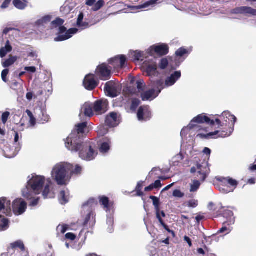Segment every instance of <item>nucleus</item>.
Instances as JSON below:
<instances>
[{
  "mask_svg": "<svg viewBox=\"0 0 256 256\" xmlns=\"http://www.w3.org/2000/svg\"><path fill=\"white\" fill-rule=\"evenodd\" d=\"M107 224L108 225V230L110 233H112L114 231L113 224H114V218L112 216H108Z\"/></svg>",
  "mask_w": 256,
  "mask_h": 256,
  "instance_id": "49",
  "label": "nucleus"
},
{
  "mask_svg": "<svg viewBox=\"0 0 256 256\" xmlns=\"http://www.w3.org/2000/svg\"><path fill=\"white\" fill-rule=\"evenodd\" d=\"M28 52V56L29 57H31L32 58H38V54L36 52H34L32 50H30L27 52Z\"/></svg>",
  "mask_w": 256,
  "mask_h": 256,
  "instance_id": "64",
  "label": "nucleus"
},
{
  "mask_svg": "<svg viewBox=\"0 0 256 256\" xmlns=\"http://www.w3.org/2000/svg\"><path fill=\"white\" fill-rule=\"evenodd\" d=\"M173 196L177 198H182L184 196V194L179 190H175L172 193Z\"/></svg>",
  "mask_w": 256,
  "mask_h": 256,
  "instance_id": "54",
  "label": "nucleus"
},
{
  "mask_svg": "<svg viewBox=\"0 0 256 256\" xmlns=\"http://www.w3.org/2000/svg\"><path fill=\"white\" fill-rule=\"evenodd\" d=\"M228 128H224L220 130H216L214 132H211L206 134H199L198 136L200 138H225L230 136L234 130V127L231 126H228Z\"/></svg>",
  "mask_w": 256,
  "mask_h": 256,
  "instance_id": "7",
  "label": "nucleus"
},
{
  "mask_svg": "<svg viewBox=\"0 0 256 256\" xmlns=\"http://www.w3.org/2000/svg\"><path fill=\"white\" fill-rule=\"evenodd\" d=\"M94 114L92 104L85 103L82 107L79 116L81 120L84 116L91 117Z\"/></svg>",
  "mask_w": 256,
  "mask_h": 256,
  "instance_id": "20",
  "label": "nucleus"
},
{
  "mask_svg": "<svg viewBox=\"0 0 256 256\" xmlns=\"http://www.w3.org/2000/svg\"><path fill=\"white\" fill-rule=\"evenodd\" d=\"M96 204L94 199L90 200L86 203L84 204L82 206L83 210L88 211L86 217L85 218L84 225H86L92 216H93L91 209L92 207Z\"/></svg>",
  "mask_w": 256,
  "mask_h": 256,
  "instance_id": "26",
  "label": "nucleus"
},
{
  "mask_svg": "<svg viewBox=\"0 0 256 256\" xmlns=\"http://www.w3.org/2000/svg\"><path fill=\"white\" fill-rule=\"evenodd\" d=\"M189 54V52L188 50L184 48H180L178 50H176V64L174 66H172V68L176 69L178 66L180 64V62H178L176 58L177 57L181 58L184 56L185 54L188 55Z\"/></svg>",
  "mask_w": 256,
  "mask_h": 256,
  "instance_id": "32",
  "label": "nucleus"
},
{
  "mask_svg": "<svg viewBox=\"0 0 256 256\" xmlns=\"http://www.w3.org/2000/svg\"><path fill=\"white\" fill-rule=\"evenodd\" d=\"M137 89L138 90V93L136 94L137 96L141 94L142 93L145 88L146 84L143 80H139L136 82Z\"/></svg>",
  "mask_w": 256,
  "mask_h": 256,
  "instance_id": "43",
  "label": "nucleus"
},
{
  "mask_svg": "<svg viewBox=\"0 0 256 256\" xmlns=\"http://www.w3.org/2000/svg\"><path fill=\"white\" fill-rule=\"evenodd\" d=\"M12 47L10 45L9 40H8L6 42L4 47H2L0 50V56L2 58L4 57L6 54L12 51Z\"/></svg>",
  "mask_w": 256,
  "mask_h": 256,
  "instance_id": "37",
  "label": "nucleus"
},
{
  "mask_svg": "<svg viewBox=\"0 0 256 256\" xmlns=\"http://www.w3.org/2000/svg\"><path fill=\"white\" fill-rule=\"evenodd\" d=\"M72 168V165L70 164L64 162L57 164L52 170V178L58 185H66L71 178L70 172Z\"/></svg>",
  "mask_w": 256,
  "mask_h": 256,
  "instance_id": "2",
  "label": "nucleus"
},
{
  "mask_svg": "<svg viewBox=\"0 0 256 256\" xmlns=\"http://www.w3.org/2000/svg\"><path fill=\"white\" fill-rule=\"evenodd\" d=\"M140 104V100L138 99L132 98V103L130 107L131 110H135Z\"/></svg>",
  "mask_w": 256,
  "mask_h": 256,
  "instance_id": "52",
  "label": "nucleus"
},
{
  "mask_svg": "<svg viewBox=\"0 0 256 256\" xmlns=\"http://www.w3.org/2000/svg\"><path fill=\"white\" fill-rule=\"evenodd\" d=\"M83 84L86 89L92 90L97 86L98 84L94 79V75L88 74L86 76L84 80Z\"/></svg>",
  "mask_w": 256,
  "mask_h": 256,
  "instance_id": "21",
  "label": "nucleus"
},
{
  "mask_svg": "<svg viewBox=\"0 0 256 256\" xmlns=\"http://www.w3.org/2000/svg\"><path fill=\"white\" fill-rule=\"evenodd\" d=\"M8 72H9V70L8 69H5V70H3L2 72V80L5 82H7V81H8L7 78H6V76L8 74Z\"/></svg>",
  "mask_w": 256,
  "mask_h": 256,
  "instance_id": "62",
  "label": "nucleus"
},
{
  "mask_svg": "<svg viewBox=\"0 0 256 256\" xmlns=\"http://www.w3.org/2000/svg\"><path fill=\"white\" fill-rule=\"evenodd\" d=\"M74 8V6L72 4H70L68 2H66L61 8V12L66 15L68 14Z\"/></svg>",
  "mask_w": 256,
  "mask_h": 256,
  "instance_id": "38",
  "label": "nucleus"
},
{
  "mask_svg": "<svg viewBox=\"0 0 256 256\" xmlns=\"http://www.w3.org/2000/svg\"><path fill=\"white\" fill-rule=\"evenodd\" d=\"M2 214L6 216L11 214L10 201L6 198H0V231L6 230L9 227V222Z\"/></svg>",
  "mask_w": 256,
  "mask_h": 256,
  "instance_id": "5",
  "label": "nucleus"
},
{
  "mask_svg": "<svg viewBox=\"0 0 256 256\" xmlns=\"http://www.w3.org/2000/svg\"><path fill=\"white\" fill-rule=\"evenodd\" d=\"M158 0H150L144 4L132 7L133 10H140L142 8H145L149 6H152L155 4Z\"/></svg>",
  "mask_w": 256,
  "mask_h": 256,
  "instance_id": "42",
  "label": "nucleus"
},
{
  "mask_svg": "<svg viewBox=\"0 0 256 256\" xmlns=\"http://www.w3.org/2000/svg\"><path fill=\"white\" fill-rule=\"evenodd\" d=\"M169 64H170V62L166 58H162L160 63V68L161 69L164 70L166 68V67L168 66Z\"/></svg>",
  "mask_w": 256,
  "mask_h": 256,
  "instance_id": "53",
  "label": "nucleus"
},
{
  "mask_svg": "<svg viewBox=\"0 0 256 256\" xmlns=\"http://www.w3.org/2000/svg\"><path fill=\"white\" fill-rule=\"evenodd\" d=\"M100 202L101 204L104 206L106 211H110L111 210L112 204L110 203L108 198L107 197L104 196L100 197Z\"/></svg>",
  "mask_w": 256,
  "mask_h": 256,
  "instance_id": "35",
  "label": "nucleus"
},
{
  "mask_svg": "<svg viewBox=\"0 0 256 256\" xmlns=\"http://www.w3.org/2000/svg\"><path fill=\"white\" fill-rule=\"evenodd\" d=\"M16 60V56H10L8 59L2 62V66L4 68L8 67L13 64Z\"/></svg>",
  "mask_w": 256,
  "mask_h": 256,
  "instance_id": "44",
  "label": "nucleus"
},
{
  "mask_svg": "<svg viewBox=\"0 0 256 256\" xmlns=\"http://www.w3.org/2000/svg\"><path fill=\"white\" fill-rule=\"evenodd\" d=\"M200 186V183L198 180H193L192 182L190 184V192H196Z\"/></svg>",
  "mask_w": 256,
  "mask_h": 256,
  "instance_id": "45",
  "label": "nucleus"
},
{
  "mask_svg": "<svg viewBox=\"0 0 256 256\" xmlns=\"http://www.w3.org/2000/svg\"><path fill=\"white\" fill-rule=\"evenodd\" d=\"M64 22V20H63L58 18L51 23L52 28H59L60 35L54 38L56 42H60L68 40L72 38L78 30L76 28H72L66 31V28L62 26Z\"/></svg>",
  "mask_w": 256,
  "mask_h": 256,
  "instance_id": "3",
  "label": "nucleus"
},
{
  "mask_svg": "<svg viewBox=\"0 0 256 256\" xmlns=\"http://www.w3.org/2000/svg\"><path fill=\"white\" fill-rule=\"evenodd\" d=\"M150 198L153 201V204L155 207L156 210H159V200L154 196H150Z\"/></svg>",
  "mask_w": 256,
  "mask_h": 256,
  "instance_id": "55",
  "label": "nucleus"
},
{
  "mask_svg": "<svg viewBox=\"0 0 256 256\" xmlns=\"http://www.w3.org/2000/svg\"><path fill=\"white\" fill-rule=\"evenodd\" d=\"M22 138V135L20 134L18 132L16 131H14V142L15 144H16V146H18V144L20 140Z\"/></svg>",
  "mask_w": 256,
  "mask_h": 256,
  "instance_id": "56",
  "label": "nucleus"
},
{
  "mask_svg": "<svg viewBox=\"0 0 256 256\" xmlns=\"http://www.w3.org/2000/svg\"><path fill=\"white\" fill-rule=\"evenodd\" d=\"M232 231V228L229 227L227 228L226 226H222L218 231V233H224L225 234H229Z\"/></svg>",
  "mask_w": 256,
  "mask_h": 256,
  "instance_id": "57",
  "label": "nucleus"
},
{
  "mask_svg": "<svg viewBox=\"0 0 256 256\" xmlns=\"http://www.w3.org/2000/svg\"><path fill=\"white\" fill-rule=\"evenodd\" d=\"M180 76L181 73L180 71L176 72L174 74H172L170 76L168 77L166 79L165 83L164 82L163 86H164V88L165 87H168L174 85L180 78Z\"/></svg>",
  "mask_w": 256,
  "mask_h": 256,
  "instance_id": "28",
  "label": "nucleus"
},
{
  "mask_svg": "<svg viewBox=\"0 0 256 256\" xmlns=\"http://www.w3.org/2000/svg\"><path fill=\"white\" fill-rule=\"evenodd\" d=\"M100 152L105 154L108 152L111 146V140L108 138H102L98 142Z\"/></svg>",
  "mask_w": 256,
  "mask_h": 256,
  "instance_id": "25",
  "label": "nucleus"
},
{
  "mask_svg": "<svg viewBox=\"0 0 256 256\" xmlns=\"http://www.w3.org/2000/svg\"><path fill=\"white\" fill-rule=\"evenodd\" d=\"M108 132V130L104 126H102L98 128V134L100 135H104Z\"/></svg>",
  "mask_w": 256,
  "mask_h": 256,
  "instance_id": "61",
  "label": "nucleus"
},
{
  "mask_svg": "<svg viewBox=\"0 0 256 256\" xmlns=\"http://www.w3.org/2000/svg\"><path fill=\"white\" fill-rule=\"evenodd\" d=\"M232 14L256 16V10L248 6H241L232 10Z\"/></svg>",
  "mask_w": 256,
  "mask_h": 256,
  "instance_id": "24",
  "label": "nucleus"
},
{
  "mask_svg": "<svg viewBox=\"0 0 256 256\" xmlns=\"http://www.w3.org/2000/svg\"><path fill=\"white\" fill-rule=\"evenodd\" d=\"M69 191L66 189L62 190L58 196V199L61 204H64L69 200Z\"/></svg>",
  "mask_w": 256,
  "mask_h": 256,
  "instance_id": "33",
  "label": "nucleus"
},
{
  "mask_svg": "<svg viewBox=\"0 0 256 256\" xmlns=\"http://www.w3.org/2000/svg\"><path fill=\"white\" fill-rule=\"evenodd\" d=\"M69 229V226L68 224H60L58 226L56 230L58 234H63Z\"/></svg>",
  "mask_w": 256,
  "mask_h": 256,
  "instance_id": "46",
  "label": "nucleus"
},
{
  "mask_svg": "<svg viewBox=\"0 0 256 256\" xmlns=\"http://www.w3.org/2000/svg\"><path fill=\"white\" fill-rule=\"evenodd\" d=\"M138 120L140 121L147 120L151 117V112L148 106H140L137 114Z\"/></svg>",
  "mask_w": 256,
  "mask_h": 256,
  "instance_id": "22",
  "label": "nucleus"
},
{
  "mask_svg": "<svg viewBox=\"0 0 256 256\" xmlns=\"http://www.w3.org/2000/svg\"><path fill=\"white\" fill-rule=\"evenodd\" d=\"M12 4L16 8L20 10L25 9L28 6L26 3L24 2L23 1L20 0H14L12 1Z\"/></svg>",
  "mask_w": 256,
  "mask_h": 256,
  "instance_id": "41",
  "label": "nucleus"
},
{
  "mask_svg": "<svg viewBox=\"0 0 256 256\" xmlns=\"http://www.w3.org/2000/svg\"><path fill=\"white\" fill-rule=\"evenodd\" d=\"M65 238L67 240H74L76 238V236L72 233L68 232L65 235Z\"/></svg>",
  "mask_w": 256,
  "mask_h": 256,
  "instance_id": "63",
  "label": "nucleus"
},
{
  "mask_svg": "<svg viewBox=\"0 0 256 256\" xmlns=\"http://www.w3.org/2000/svg\"><path fill=\"white\" fill-rule=\"evenodd\" d=\"M210 168L207 160H200L196 167H192L190 170L191 173H195L197 171V177L199 180L204 181L210 172Z\"/></svg>",
  "mask_w": 256,
  "mask_h": 256,
  "instance_id": "9",
  "label": "nucleus"
},
{
  "mask_svg": "<svg viewBox=\"0 0 256 256\" xmlns=\"http://www.w3.org/2000/svg\"><path fill=\"white\" fill-rule=\"evenodd\" d=\"M104 90L106 96L111 98H114L120 94L121 86L117 82L109 81L105 84Z\"/></svg>",
  "mask_w": 256,
  "mask_h": 256,
  "instance_id": "13",
  "label": "nucleus"
},
{
  "mask_svg": "<svg viewBox=\"0 0 256 256\" xmlns=\"http://www.w3.org/2000/svg\"><path fill=\"white\" fill-rule=\"evenodd\" d=\"M198 205V201L196 200H191L188 202V207L194 208Z\"/></svg>",
  "mask_w": 256,
  "mask_h": 256,
  "instance_id": "58",
  "label": "nucleus"
},
{
  "mask_svg": "<svg viewBox=\"0 0 256 256\" xmlns=\"http://www.w3.org/2000/svg\"><path fill=\"white\" fill-rule=\"evenodd\" d=\"M86 126V122H83L76 126L75 128L72 130L76 132L78 136H80L79 134H83L84 132V129Z\"/></svg>",
  "mask_w": 256,
  "mask_h": 256,
  "instance_id": "39",
  "label": "nucleus"
},
{
  "mask_svg": "<svg viewBox=\"0 0 256 256\" xmlns=\"http://www.w3.org/2000/svg\"><path fill=\"white\" fill-rule=\"evenodd\" d=\"M20 148L21 146L19 143L18 146H16L14 150L10 148L9 144H6L3 148L4 155L6 158H14L18 154Z\"/></svg>",
  "mask_w": 256,
  "mask_h": 256,
  "instance_id": "23",
  "label": "nucleus"
},
{
  "mask_svg": "<svg viewBox=\"0 0 256 256\" xmlns=\"http://www.w3.org/2000/svg\"><path fill=\"white\" fill-rule=\"evenodd\" d=\"M142 182H140L138 183V184L136 187V194L138 196H143L144 194L142 191Z\"/></svg>",
  "mask_w": 256,
  "mask_h": 256,
  "instance_id": "51",
  "label": "nucleus"
},
{
  "mask_svg": "<svg viewBox=\"0 0 256 256\" xmlns=\"http://www.w3.org/2000/svg\"><path fill=\"white\" fill-rule=\"evenodd\" d=\"M26 112L29 117V122L30 126H34L36 124V118H34L32 113L30 110H26Z\"/></svg>",
  "mask_w": 256,
  "mask_h": 256,
  "instance_id": "48",
  "label": "nucleus"
},
{
  "mask_svg": "<svg viewBox=\"0 0 256 256\" xmlns=\"http://www.w3.org/2000/svg\"><path fill=\"white\" fill-rule=\"evenodd\" d=\"M104 4V0H99L97 2L94 3V6L92 8V10L96 12L100 9Z\"/></svg>",
  "mask_w": 256,
  "mask_h": 256,
  "instance_id": "50",
  "label": "nucleus"
},
{
  "mask_svg": "<svg viewBox=\"0 0 256 256\" xmlns=\"http://www.w3.org/2000/svg\"><path fill=\"white\" fill-rule=\"evenodd\" d=\"M16 248H19L22 251H24L25 248L23 242L21 240H18L13 243H12L10 245V247L8 248L9 250H13Z\"/></svg>",
  "mask_w": 256,
  "mask_h": 256,
  "instance_id": "40",
  "label": "nucleus"
},
{
  "mask_svg": "<svg viewBox=\"0 0 256 256\" xmlns=\"http://www.w3.org/2000/svg\"><path fill=\"white\" fill-rule=\"evenodd\" d=\"M220 117V119L216 118L214 120V124H216L220 127L224 126V125L226 126H229L234 127L236 118L234 115L231 114L229 112H224Z\"/></svg>",
  "mask_w": 256,
  "mask_h": 256,
  "instance_id": "12",
  "label": "nucleus"
},
{
  "mask_svg": "<svg viewBox=\"0 0 256 256\" xmlns=\"http://www.w3.org/2000/svg\"><path fill=\"white\" fill-rule=\"evenodd\" d=\"M51 184L50 179L48 178L46 180L44 188L42 191V196L44 198H52L54 197V193L50 192V186Z\"/></svg>",
  "mask_w": 256,
  "mask_h": 256,
  "instance_id": "31",
  "label": "nucleus"
},
{
  "mask_svg": "<svg viewBox=\"0 0 256 256\" xmlns=\"http://www.w3.org/2000/svg\"><path fill=\"white\" fill-rule=\"evenodd\" d=\"M130 58L133 59L134 60H144V58H146V54L143 52L139 50H130L128 53Z\"/></svg>",
  "mask_w": 256,
  "mask_h": 256,
  "instance_id": "30",
  "label": "nucleus"
},
{
  "mask_svg": "<svg viewBox=\"0 0 256 256\" xmlns=\"http://www.w3.org/2000/svg\"><path fill=\"white\" fill-rule=\"evenodd\" d=\"M78 151L80 157L88 161L94 160L98 154L97 152L92 148L90 142H83Z\"/></svg>",
  "mask_w": 256,
  "mask_h": 256,
  "instance_id": "10",
  "label": "nucleus"
},
{
  "mask_svg": "<svg viewBox=\"0 0 256 256\" xmlns=\"http://www.w3.org/2000/svg\"><path fill=\"white\" fill-rule=\"evenodd\" d=\"M206 122L210 125H214V120H210L207 116L203 114H199L194 118L190 122L188 126L182 129L180 135L182 138L187 134L188 131L192 134L193 130H200V126L198 124Z\"/></svg>",
  "mask_w": 256,
  "mask_h": 256,
  "instance_id": "4",
  "label": "nucleus"
},
{
  "mask_svg": "<svg viewBox=\"0 0 256 256\" xmlns=\"http://www.w3.org/2000/svg\"><path fill=\"white\" fill-rule=\"evenodd\" d=\"M50 21V17L48 16H44L42 18L38 20L36 24L38 26H44Z\"/></svg>",
  "mask_w": 256,
  "mask_h": 256,
  "instance_id": "47",
  "label": "nucleus"
},
{
  "mask_svg": "<svg viewBox=\"0 0 256 256\" xmlns=\"http://www.w3.org/2000/svg\"><path fill=\"white\" fill-rule=\"evenodd\" d=\"M142 66L148 75L152 76L156 74L157 66L155 58H152L145 60Z\"/></svg>",
  "mask_w": 256,
  "mask_h": 256,
  "instance_id": "14",
  "label": "nucleus"
},
{
  "mask_svg": "<svg viewBox=\"0 0 256 256\" xmlns=\"http://www.w3.org/2000/svg\"><path fill=\"white\" fill-rule=\"evenodd\" d=\"M66 147L72 152H78L81 148L82 143L80 140V136H78L76 132L72 131V133L65 140Z\"/></svg>",
  "mask_w": 256,
  "mask_h": 256,
  "instance_id": "8",
  "label": "nucleus"
},
{
  "mask_svg": "<svg viewBox=\"0 0 256 256\" xmlns=\"http://www.w3.org/2000/svg\"><path fill=\"white\" fill-rule=\"evenodd\" d=\"M12 206L14 214L18 216L25 212L27 204L22 199L17 198L13 202Z\"/></svg>",
  "mask_w": 256,
  "mask_h": 256,
  "instance_id": "16",
  "label": "nucleus"
},
{
  "mask_svg": "<svg viewBox=\"0 0 256 256\" xmlns=\"http://www.w3.org/2000/svg\"><path fill=\"white\" fill-rule=\"evenodd\" d=\"M126 58L125 56L120 55L116 56L109 60L114 68H124Z\"/></svg>",
  "mask_w": 256,
  "mask_h": 256,
  "instance_id": "19",
  "label": "nucleus"
},
{
  "mask_svg": "<svg viewBox=\"0 0 256 256\" xmlns=\"http://www.w3.org/2000/svg\"><path fill=\"white\" fill-rule=\"evenodd\" d=\"M164 82L162 80H158L154 84V86L155 88H152L144 92L141 93L140 96L144 101L152 100L158 96L161 90L164 88Z\"/></svg>",
  "mask_w": 256,
  "mask_h": 256,
  "instance_id": "6",
  "label": "nucleus"
},
{
  "mask_svg": "<svg viewBox=\"0 0 256 256\" xmlns=\"http://www.w3.org/2000/svg\"><path fill=\"white\" fill-rule=\"evenodd\" d=\"M111 69V67L108 68L106 64H102L98 67L96 74L102 80H106L110 78Z\"/></svg>",
  "mask_w": 256,
  "mask_h": 256,
  "instance_id": "17",
  "label": "nucleus"
},
{
  "mask_svg": "<svg viewBox=\"0 0 256 256\" xmlns=\"http://www.w3.org/2000/svg\"><path fill=\"white\" fill-rule=\"evenodd\" d=\"M154 52L160 56L166 55L168 52V47L166 44L154 45L148 48L146 53L152 56Z\"/></svg>",
  "mask_w": 256,
  "mask_h": 256,
  "instance_id": "15",
  "label": "nucleus"
},
{
  "mask_svg": "<svg viewBox=\"0 0 256 256\" xmlns=\"http://www.w3.org/2000/svg\"><path fill=\"white\" fill-rule=\"evenodd\" d=\"M220 184L219 190L224 194H228L234 191L238 185L237 182L229 177L218 178Z\"/></svg>",
  "mask_w": 256,
  "mask_h": 256,
  "instance_id": "11",
  "label": "nucleus"
},
{
  "mask_svg": "<svg viewBox=\"0 0 256 256\" xmlns=\"http://www.w3.org/2000/svg\"><path fill=\"white\" fill-rule=\"evenodd\" d=\"M35 114L37 117L38 122L42 124L48 122L50 120V116L47 114L46 112L41 108L36 109Z\"/></svg>",
  "mask_w": 256,
  "mask_h": 256,
  "instance_id": "29",
  "label": "nucleus"
},
{
  "mask_svg": "<svg viewBox=\"0 0 256 256\" xmlns=\"http://www.w3.org/2000/svg\"><path fill=\"white\" fill-rule=\"evenodd\" d=\"M92 104L94 114L96 115L102 114L108 110V102L106 100H96Z\"/></svg>",
  "mask_w": 256,
  "mask_h": 256,
  "instance_id": "18",
  "label": "nucleus"
},
{
  "mask_svg": "<svg viewBox=\"0 0 256 256\" xmlns=\"http://www.w3.org/2000/svg\"><path fill=\"white\" fill-rule=\"evenodd\" d=\"M224 217L228 219V221L226 223L228 225H232L234 223V214L232 211L230 210H226L224 213Z\"/></svg>",
  "mask_w": 256,
  "mask_h": 256,
  "instance_id": "36",
  "label": "nucleus"
},
{
  "mask_svg": "<svg viewBox=\"0 0 256 256\" xmlns=\"http://www.w3.org/2000/svg\"><path fill=\"white\" fill-rule=\"evenodd\" d=\"M106 124L109 127L116 126L120 124V120L118 114L115 112H111L106 118Z\"/></svg>",
  "mask_w": 256,
  "mask_h": 256,
  "instance_id": "27",
  "label": "nucleus"
},
{
  "mask_svg": "<svg viewBox=\"0 0 256 256\" xmlns=\"http://www.w3.org/2000/svg\"><path fill=\"white\" fill-rule=\"evenodd\" d=\"M82 170V168L78 165H76V168L74 170H70V174L71 176L72 174H80Z\"/></svg>",
  "mask_w": 256,
  "mask_h": 256,
  "instance_id": "59",
  "label": "nucleus"
},
{
  "mask_svg": "<svg viewBox=\"0 0 256 256\" xmlns=\"http://www.w3.org/2000/svg\"><path fill=\"white\" fill-rule=\"evenodd\" d=\"M28 184L22 190V196L26 198L32 199L42 192L46 178L44 176L32 174L28 176Z\"/></svg>",
  "mask_w": 256,
  "mask_h": 256,
  "instance_id": "1",
  "label": "nucleus"
},
{
  "mask_svg": "<svg viewBox=\"0 0 256 256\" xmlns=\"http://www.w3.org/2000/svg\"><path fill=\"white\" fill-rule=\"evenodd\" d=\"M10 114L8 112H4L2 114V120L4 124H5Z\"/></svg>",
  "mask_w": 256,
  "mask_h": 256,
  "instance_id": "60",
  "label": "nucleus"
},
{
  "mask_svg": "<svg viewBox=\"0 0 256 256\" xmlns=\"http://www.w3.org/2000/svg\"><path fill=\"white\" fill-rule=\"evenodd\" d=\"M84 16V14L82 13H80L77 20L76 25L80 30L86 29L89 27V24L88 22H83Z\"/></svg>",
  "mask_w": 256,
  "mask_h": 256,
  "instance_id": "34",
  "label": "nucleus"
}]
</instances>
